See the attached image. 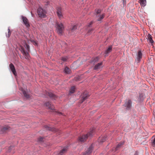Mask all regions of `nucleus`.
Returning <instances> with one entry per match:
<instances>
[{"instance_id":"1","label":"nucleus","mask_w":155,"mask_h":155,"mask_svg":"<svg viewBox=\"0 0 155 155\" xmlns=\"http://www.w3.org/2000/svg\"><path fill=\"white\" fill-rule=\"evenodd\" d=\"M94 129L92 128L90 130V132L85 135H83L80 136L78 139L80 142H84L88 137H91L94 134Z\"/></svg>"},{"instance_id":"2","label":"nucleus","mask_w":155,"mask_h":155,"mask_svg":"<svg viewBox=\"0 0 155 155\" xmlns=\"http://www.w3.org/2000/svg\"><path fill=\"white\" fill-rule=\"evenodd\" d=\"M56 31L60 35L62 34L64 29L63 25L61 23L57 22L56 24Z\"/></svg>"},{"instance_id":"3","label":"nucleus","mask_w":155,"mask_h":155,"mask_svg":"<svg viewBox=\"0 0 155 155\" xmlns=\"http://www.w3.org/2000/svg\"><path fill=\"white\" fill-rule=\"evenodd\" d=\"M37 11L38 14L40 17L44 18L45 17L46 12L45 10L40 7L38 9Z\"/></svg>"},{"instance_id":"4","label":"nucleus","mask_w":155,"mask_h":155,"mask_svg":"<svg viewBox=\"0 0 155 155\" xmlns=\"http://www.w3.org/2000/svg\"><path fill=\"white\" fill-rule=\"evenodd\" d=\"M11 129L10 127L8 126H5L1 130L0 134H5L9 132Z\"/></svg>"},{"instance_id":"5","label":"nucleus","mask_w":155,"mask_h":155,"mask_svg":"<svg viewBox=\"0 0 155 155\" xmlns=\"http://www.w3.org/2000/svg\"><path fill=\"white\" fill-rule=\"evenodd\" d=\"M20 50L23 54L25 56V58L26 59H28L29 57V54L27 52L25 51L24 48L23 47L21 46Z\"/></svg>"},{"instance_id":"6","label":"nucleus","mask_w":155,"mask_h":155,"mask_svg":"<svg viewBox=\"0 0 155 155\" xmlns=\"http://www.w3.org/2000/svg\"><path fill=\"white\" fill-rule=\"evenodd\" d=\"M57 14L59 18L61 19L63 18L62 13V10L60 7H58L57 8Z\"/></svg>"},{"instance_id":"7","label":"nucleus","mask_w":155,"mask_h":155,"mask_svg":"<svg viewBox=\"0 0 155 155\" xmlns=\"http://www.w3.org/2000/svg\"><path fill=\"white\" fill-rule=\"evenodd\" d=\"M21 17L26 27L28 28L29 27L30 25L27 18L26 17L23 16H21Z\"/></svg>"},{"instance_id":"8","label":"nucleus","mask_w":155,"mask_h":155,"mask_svg":"<svg viewBox=\"0 0 155 155\" xmlns=\"http://www.w3.org/2000/svg\"><path fill=\"white\" fill-rule=\"evenodd\" d=\"M132 101L130 100L129 99L125 102L124 104V106L127 107L128 109L131 108V107Z\"/></svg>"},{"instance_id":"9","label":"nucleus","mask_w":155,"mask_h":155,"mask_svg":"<svg viewBox=\"0 0 155 155\" xmlns=\"http://www.w3.org/2000/svg\"><path fill=\"white\" fill-rule=\"evenodd\" d=\"M89 96V94L88 93L87 91L84 92L82 95V101L81 103H82L84 101L87 99Z\"/></svg>"},{"instance_id":"10","label":"nucleus","mask_w":155,"mask_h":155,"mask_svg":"<svg viewBox=\"0 0 155 155\" xmlns=\"http://www.w3.org/2000/svg\"><path fill=\"white\" fill-rule=\"evenodd\" d=\"M93 146L92 145L90 146L87 150L84 152L83 155H89L92 152L93 150Z\"/></svg>"},{"instance_id":"11","label":"nucleus","mask_w":155,"mask_h":155,"mask_svg":"<svg viewBox=\"0 0 155 155\" xmlns=\"http://www.w3.org/2000/svg\"><path fill=\"white\" fill-rule=\"evenodd\" d=\"M9 67L13 74L15 76H16L17 74L14 65L12 63H11L9 65Z\"/></svg>"},{"instance_id":"12","label":"nucleus","mask_w":155,"mask_h":155,"mask_svg":"<svg viewBox=\"0 0 155 155\" xmlns=\"http://www.w3.org/2000/svg\"><path fill=\"white\" fill-rule=\"evenodd\" d=\"M44 105L47 107L49 109L53 110L54 108L53 105L49 101L46 102L44 104Z\"/></svg>"},{"instance_id":"13","label":"nucleus","mask_w":155,"mask_h":155,"mask_svg":"<svg viewBox=\"0 0 155 155\" xmlns=\"http://www.w3.org/2000/svg\"><path fill=\"white\" fill-rule=\"evenodd\" d=\"M142 54L140 51H139L137 55V59L138 62L140 61V59L142 58Z\"/></svg>"},{"instance_id":"14","label":"nucleus","mask_w":155,"mask_h":155,"mask_svg":"<svg viewBox=\"0 0 155 155\" xmlns=\"http://www.w3.org/2000/svg\"><path fill=\"white\" fill-rule=\"evenodd\" d=\"M106 137L105 136L100 137L98 139V142L99 143L103 142L106 140Z\"/></svg>"},{"instance_id":"15","label":"nucleus","mask_w":155,"mask_h":155,"mask_svg":"<svg viewBox=\"0 0 155 155\" xmlns=\"http://www.w3.org/2000/svg\"><path fill=\"white\" fill-rule=\"evenodd\" d=\"M20 90L22 91L25 97L27 98H28L29 97V95L27 93L26 91L24 90L22 88H21Z\"/></svg>"},{"instance_id":"16","label":"nucleus","mask_w":155,"mask_h":155,"mask_svg":"<svg viewBox=\"0 0 155 155\" xmlns=\"http://www.w3.org/2000/svg\"><path fill=\"white\" fill-rule=\"evenodd\" d=\"M102 62L98 63L94 67V69L97 70L100 69L102 67Z\"/></svg>"},{"instance_id":"17","label":"nucleus","mask_w":155,"mask_h":155,"mask_svg":"<svg viewBox=\"0 0 155 155\" xmlns=\"http://www.w3.org/2000/svg\"><path fill=\"white\" fill-rule=\"evenodd\" d=\"M67 150V147H64L62 150H61L60 153L59 154L60 155H62L65 153Z\"/></svg>"},{"instance_id":"18","label":"nucleus","mask_w":155,"mask_h":155,"mask_svg":"<svg viewBox=\"0 0 155 155\" xmlns=\"http://www.w3.org/2000/svg\"><path fill=\"white\" fill-rule=\"evenodd\" d=\"M48 94L49 96L54 99H55L56 98V96L54 94H53L51 92H48Z\"/></svg>"},{"instance_id":"19","label":"nucleus","mask_w":155,"mask_h":155,"mask_svg":"<svg viewBox=\"0 0 155 155\" xmlns=\"http://www.w3.org/2000/svg\"><path fill=\"white\" fill-rule=\"evenodd\" d=\"M139 1L141 6L144 7L146 5V0H139Z\"/></svg>"},{"instance_id":"20","label":"nucleus","mask_w":155,"mask_h":155,"mask_svg":"<svg viewBox=\"0 0 155 155\" xmlns=\"http://www.w3.org/2000/svg\"><path fill=\"white\" fill-rule=\"evenodd\" d=\"M148 40H149V42L151 44H152L153 42V41L152 39V37L150 35V34H148V35L147 36Z\"/></svg>"},{"instance_id":"21","label":"nucleus","mask_w":155,"mask_h":155,"mask_svg":"<svg viewBox=\"0 0 155 155\" xmlns=\"http://www.w3.org/2000/svg\"><path fill=\"white\" fill-rule=\"evenodd\" d=\"M105 14H102V15H98L97 17L98 18L97 19V21H101L102 19L105 16Z\"/></svg>"},{"instance_id":"22","label":"nucleus","mask_w":155,"mask_h":155,"mask_svg":"<svg viewBox=\"0 0 155 155\" xmlns=\"http://www.w3.org/2000/svg\"><path fill=\"white\" fill-rule=\"evenodd\" d=\"M112 49V47L111 46H109L108 48L106 50L105 52V53L107 54L110 52Z\"/></svg>"},{"instance_id":"23","label":"nucleus","mask_w":155,"mask_h":155,"mask_svg":"<svg viewBox=\"0 0 155 155\" xmlns=\"http://www.w3.org/2000/svg\"><path fill=\"white\" fill-rule=\"evenodd\" d=\"M124 143V142H120L119 144H118L116 148V150H118V148L120 147L122 145H123Z\"/></svg>"},{"instance_id":"24","label":"nucleus","mask_w":155,"mask_h":155,"mask_svg":"<svg viewBox=\"0 0 155 155\" xmlns=\"http://www.w3.org/2000/svg\"><path fill=\"white\" fill-rule=\"evenodd\" d=\"M64 71L66 74H68L70 72V70L68 67H66L64 69Z\"/></svg>"},{"instance_id":"25","label":"nucleus","mask_w":155,"mask_h":155,"mask_svg":"<svg viewBox=\"0 0 155 155\" xmlns=\"http://www.w3.org/2000/svg\"><path fill=\"white\" fill-rule=\"evenodd\" d=\"M75 87L73 86L72 87L70 90V93H73L75 91Z\"/></svg>"},{"instance_id":"26","label":"nucleus","mask_w":155,"mask_h":155,"mask_svg":"<svg viewBox=\"0 0 155 155\" xmlns=\"http://www.w3.org/2000/svg\"><path fill=\"white\" fill-rule=\"evenodd\" d=\"M14 150V147L13 146H11L8 148V152H10L12 150Z\"/></svg>"},{"instance_id":"27","label":"nucleus","mask_w":155,"mask_h":155,"mask_svg":"<svg viewBox=\"0 0 155 155\" xmlns=\"http://www.w3.org/2000/svg\"><path fill=\"white\" fill-rule=\"evenodd\" d=\"M45 127L46 128V129L49 130L53 131L54 130V128H51V127H48V126L47 125L45 126Z\"/></svg>"},{"instance_id":"28","label":"nucleus","mask_w":155,"mask_h":155,"mask_svg":"<svg viewBox=\"0 0 155 155\" xmlns=\"http://www.w3.org/2000/svg\"><path fill=\"white\" fill-rule=\"evenodd\" d=\"M77 26L76 25L74 26L72 28H71V30L72 32L74 31L77 28Z\"/></svg>"},{"instance_id":"29","label":"nucleus","mask_w":155,"mask_h":155,"mask_svg":"<svg viewBox=\"0 0 155 155\" xmlns=\"http://www.w3.org/2000/svg\"><path fill=\"white\" fill-rule=\"evenodd\" d=\"M8 35H6V36L7 37L9 38L10 36V35L11 34V32L10 31V30L9 28H8Z\"/></svg>"},{"instance_id":"30","label":"nucleus","mask_w":155,"mask_h":155,"mask_svg":"<svg viewBox=\"0 0 155 155\" xmlns=\"http://www.w3.org/2000/svg\"><path fill=\"white\" fill-rule=\"evenodd\" d=\"M152 145L153 147H155V138L152 141Z\"/></svg>"},{"instance_id":"31","label":"nucleus","mask_w":155,"mask_h":155,"mask_svg":"<svg viewBox=\"0 0 155 155\" xmlns=\"http://www.w3.org/2000/svg\"><path fill=\"white\" fill-rule=\"evenodd\" d=\"M61 59L63 61H65L68 59V58L67 57H63L61 58Z\"/></svg>"},{"instance_id":"32","label":"nucleus","mask_w":155,"mask_h":155,"mask_svg":"<svg viewBox=\"0 0 155 155\" xmlns=\"http://www.w3.org/2000/svg\"><path fill=\"white\" fill-rule=\"evenodd\" d=\"M98 57H96V58H94L93 60V62H95L97 61H98Z\"/></svg>"},{"instance_id":"33","label":"nucleus","mask_w":155,"mask_h":155,"mask_svg":"<svg viewBox=\"0 0 155 155\" xmlns=\"http://www.w3.org/2000/svg\"><path fill=\"white\" fill-rule=\"evenodd\" d=\"M43 139V137H41L38 138V140L39 141H42Z\"/></svg>"},{"instance_id":"34","label":"nucleus","mask_w":155,"mask_h":155,"mask_svg":"<svg viewBox=\"0 0 155 155\" xmlns=\"http://www.w3.org/2000/svg\"><path fill=\"white\" fill-rule=\"evenodd\" d=\"M26 48L27 49V50H28V51H29V48H30V47H29V45H28V44H26Z\"/></svg>"},{"instance_id":"35","label":"nucleus","mask_w":155,"mask_h":155,"mask_svg":"<svg viewBox=\"0 0 155 155\" xmlns=\"http://www.w3.org/2000/svg\"><path fill=\"white\" fill-rule=\"evenodd\" d=\"M101 12V10H100V9L97 10V12H96L97 14H98L100 13Z\"/></svg>"},{"instance_id":"36","label":"nucleus","mask_w":155,"mask_h":155,"mask_svg":"<svg viewBox=\"0 0 155 155\" xmlns=\"http://www.w3.org/2000/svg\"><path fill=\"white\" fill-rule=\"evenodd\" d=\"M92 30H92V29H91V30H89L88 31V33H87V34H88V35H89V34H88V33H90V32H91L92 31Z\"/></svg>"},{"instance_id":"37","label":"nucleus","mask_w":155,"mask_h":155,"mask_svg":"<svg viewBox=\"0 0 155 155\" xmlns=\"http://www.w3.org/2000/svg\"><path fill=\"white\" fill-rule=\"evenodd\" d=\"M123 0V3H124V5L125 4H126V1L125 0Z\"/></svg>"},{"instance_id":"38","label":"nucleus","mask_w":155,"mask_h":155,"mask_svg":"<svg viewBox=\"0 0 155 155\" xmlns=\"http://www.w3.org/2000/svg\"><path fill=\"white\" fill-rule=\"evenodd\" d=\"M92 23H93V22H92V21L91 22V23H90V24L89 25V26H90V25H91Z\"/></svg>"},{"instance_id":"39","label":"nucleus","mask_w":155,"mask_h":155,"mask_svg":"<svg viewBox=\"0 0 155 155\" xmlns=\"http://www.w3.org/2000/svg\"><path fill=\"white\" fill-rule=\"evenodd\" d=\"M58 114H59V115L62 114V113H60V112H58Z\"/></svg>"},{"instance_id":"40","label":"nucleus","mask_w":155,"mask_h":155,"mask_svg":"<svg viewBox=\"0 0 155 155\" xmlns=\"http://www.w3.org/2000/svg\"><path fill=\"white\" fill-rule=\"evenodd\" d=\"M134 155H138V154L137 152H136L135 153Z\"/></svg>"},{"instance_id":"41","label":"nucleus","mask_w":155,"mask_h":155,"mask_svg":"<svg viewBox=\"0 0 155 155\" xmlns=\"http://www.w3.org/2000/svg\"><path fill=\"white\" fill-rule=\"evenodd\" d=\"M35 44L36 45H37V43L36 42H35Z\"/></svg>"},{"instance_id":"42","label":"nucleus","mask_w":155,"mask_h":155,"mask_svg":"<svg viewBox=\"0 0 155 155\" xmlns=\"http://www.w3.org/2000/svg\"><path fill=\"white\" fill-rule=\"evenodd\" d=\"M12 153H14V151H13Z\"/></svg>"}]
</instances>
